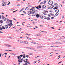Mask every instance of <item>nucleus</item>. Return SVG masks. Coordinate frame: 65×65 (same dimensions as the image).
<instances>
[{
  "instance_id": "f257e3e1",
  "label": "nucleus",
  "mask_w": 65,
  "mask_h": 65,
  "mask_svg": "<svg viewBox=\"0 0 65 65\" xmlns=\"http://www.w3.org/2000/svg\"><path fill=\"white\" fill-rule=\"evenodd\" d=\"M28 12L29 14H31L32 13V14H34L35 13L36 11L35 10V8L32 7L30 10V11Z\"/></svg>"
},
{
  "instance_id": "f03ea898",
  "label": "nucleus",
  "mask_w": 65,
  "mask_h": 65,
  "mask_svg": "<svg viewBox=\"0 0 65 65\" xmlns=\"http://www.w3.org/2000/svg\"><path fill=\"white\" fill-rule=\"evenodd\" d=\"M54 6L53 5H52L50 6V7L49 6H47V7H49V8H47L48 9H52V8H54Z\"/></svg>"
},
{
  "instance_id": "7ed1b4c3",
  "label": "nucleus",
  "mask_w": 65,
  "mask_h": 65,
  "mask_svg": "<svg viewBox=\"0 0 65 65\" xmlns=\"http://www.w3.org/2000/svg\"><path fill=\"white\" fill-rule=\"evenodd\" d=\"M20 42H19L20 43H23V42H24L25 43V44H28L29 43L28 42H26L25 41H21Z\"/></svg>"
},
{
  "instance_id": "20e7f679",
  "label": "nucleus",
  "mask_w": 65,
  "mask_h": 65,
  "mask_svg": "<svg viewBox=\"0 0 65 65\" xmlns=\"http://www.w3.org/2000/svg\"><path fill=\"white\" fill-rule=\"evenodd\" d=\"M48 4L52 5L53 4V1H49L48 2Z\"/></svg>"
},
{
  "instance_id": "39448f33",
  "label": "nucleus",
  "mask_w": 65,
  "mask_h": 65,
  "mask_svg": "<svg viewBox=\"0 0 65 65\" xmlns=\"http://www.w3.org/2000/svg\"><path fill=\"white\" fill-rule=\"evenodd\" d=\"M25 63L24 64V65H29L30 64V63H29V62H28V61H25Z\"/></svg>"
},
{
  "instance_id": "423d86ee",
  "label": "nucleus",
  "mask_w": 65,
  "mask_h": 65,
  "mask_svg": "<svg viewBox=\"0 0 65 65\" xmlns=\"http://www.w3.org/2000/svg\"><path fill=\"white\" fill-rule=\"evenodd\" d=\"M8 26L11 27L13 26V24H12V22H10L8 24Z\"/></svg>"
},
{
  "instance_id": "0eeeda50",
  "label": "nucleus",
  "mask_w": 65,
  "mask_h": 65,
  "mask_svg": "<svg viewBox=\"0 0 65 65\" xmlns=\"http://www.w3.org/2000/svg\"><path fill=\"white\" fill-rule=\"evenodd\" d=\"M18 61L19 62V63H22V61H24V60L23 59H19Z\"/></svg>"
},
{
  "instance_id": "6e6552de",
  "label": "nucleus",
  "mask_w": 65,
  "mask_h": 65,
  "mask_svg": "<svg viewBox=\"0 0 65 65\" xmlns=\"http://www.w3.org/2000/svg\"><path fill=\"white\" fill-rule=\"evenodd\" d=\"M55 6L56 7H59V5L57 3H56L55 4Z\"/></svg>"
},
{
  "instance_id": "1a4fd4ad",
  "label": "nucleus",
  "mask_w": 65,
  "mask_h": 65,
  "mask_svg": "<svg viewBox=\"0 0 65 65\" xmlns=\"http://www.w3.org/2000/svg\"><path fill=\"white\" fill-rule=\"evenodd\" d=\"M47 12H48L47 11L44 12H43V14H44V15H46V13H47Z\"/></svg>"
},
{
  "instance_id": "9d476101",
  "label": "nucleus",
  "mask_w": 65,
  "mask_h": 65,
  "mask_svg": "<svg viewBox=\"0 0 65 65\" xmlns=\"http://www.w3.org/2000/svg\"><path fill=\"white\" fill-rule=\"evenodd\" d=\"M3 19L4 21H6L7 20H8V19H7L4 17H3Z\"/></svg>"
},
{
  "instance_id": "9b49d317",
  "label": "nucleus",
  "mask_w": 65,
  "mask_h": 65,
  "mask_svg": "<svg viewBox=\"0 0 65 65\" xmlns=\"http://www.w3.org/2000/svg\"><path fill=\"white\" fill-rule=\"evenodd\" d=\"M5 3H2V6H5V5H6V4H5Z\"/></svg>"
},
{
  "instance_id": "f8f14e48",
  "label": "nucleus",
  "mask_w": 65,
  "mask_h": 65,
  "mask_svg": "<svg viewBox=\"0 0 65 65\" xmlns=\"http://www.w3.org/2000/svg\"><path fill=\"white\" fill-rule=\"evenodd\" d=\"M46 7V5H44L43 6H42V8L43 9H44Z\"/></svg>"
},
{
  "instance_id": "ddd939ff",
  "label": "nucleus",
  "mask_w": 65,
  "mask_h": 65,
  "mask_svg": "<svg viewBox=\"0 0 65 65\" xmlns=\"http://www.w3.org/2000/svg\"><path fill=\"white\" fill-rule=\"evenodd\" d=\"M26 48H28V49H30V50H33V48L32 47L31 48L29 47H26Z\"/></svg>"
},
{
  "instance_id": "4468645a",
  "label": "nucleus",
  "mask_w": 65,
  "mask_h": 65,
  "mask_svg": "<svg viewBox=\"0 0 65 65\" xmlns=\"http://www.w3.org/2000/svg\"><path fill=\"white\" fill-rule=\"evenodd\" d=\"M55 12L57 13H58L59 12V9H57V10H56L55 11Z\"/></svg>"
},
{
  "instance_id": "2eb2a0df",
  "label": "nucleus",
  "mask_w": 65,
  "mask_h": 65,
  "mask_svg": "<svg viewBox=\"0 0 65 65\" xmlns=\"http://www.w3.org/2000/svg\"><path fill=\"white\" fill-rule=\"evenodd\" d=\"M36 18H38L39 17V15L37 14L36 15Z\"/></svg>"
},
{
  "instance_id": "dca6fc26",
  "label": "nucleus",
  "mask_w": 65,
  "mask_h": 65,
  "mask_svg": "<svg viewBox=\"0 0 65 65\" xmlns=\"http://www.w3.org/2000/svg\"><path fill=\"white\" fill-rule=\"evenodd\" d=\"M46 2V0H45L44 1V2H43L42 3V4H45V3Z\"/></svg>"
},
{
  "instance_id": "f3484780",
  "label": "nucleus",
  "mask_w": 65,
  "mask_h": 65,
  "mask_svg": "<svg viewBox=\"0 0 65 65\" xmlns=\"http://www.w3.org/2000/svg\"><path fill=\"white\" fill-rule=\"evenodd\" d=\"M43 17V15H41L40 16V18L41 19H42Z\"/></svg>"
},
{
  "instance_id": "a211bd4d",
  "label": "nucleus",
  "mask_w": 65,
  "mask_h": 65,
  "mask_svg": "<svg viewBox=\"0 0 65 65\" xmlns=\"http://www.w3.org/2000/svg\"><path fill=\"white\" fill-rule=\"evenodd\" d=\"M7 46L8 47H11L12 46H11L9 45V44H7Z\"/></svg>"
},
{
  "instance_id": "6ab92c4d",
  "label": "nucleus",
  "mask_w": 65,
  "mask_h": 65,
  "mask_svg": "<svg viewBox=\"0 0 65 65\" xmlns=\"http://www.w3.org/2000/svg\"><path fill=\"white\" fill-rule=\"evenodd\" d=\"M5 28H6V29H7L8 28V26L7 25H6Z\"/></svg>"
},
{
  "instance_id": "aec40b11",
  "label": "nucleus",
  "mask_w": 65,
  "mask_h": 65,
  "mask_svg": "<svg viewBox=\"0 0 65 65\" xmlns=\"http://www.w3.org/2000/svg\"><path fill=\"white\" fill-rule=\"evenodd\" d=\"M24 8H23L21 9V10L20 11H19V12H21V11H22L23 10H24Z\"/></svg>"
},
{
  "instance_id": "412c9836",
  "label": "nucleus",
  "mask_w": 65,
  "mask_h": 65,
  "mask_svg": "<svg viewBox=\"0 0 65 65\" xmlns=\"http://www.w3.org/2000/svg\"><path fill=\"white\" fill-rule=\"evenodd\" d=\"M17 58H18V59H20L21 57L19 56H17Z\"/></svg>"
},
{
  "instance_id": "4be33fe9",
  "label": "nucleus",
  "mask_w": 65,
  "mask_h": 65,
  "mask_svg": "<svg viewBox=\"0 0 65 65\" xmlns=\"http://www.w3.org/2000/svg\"><path fill=\"white\" fill-rule=\"evenodd\" d=\"M44 19H45V20H46L47 19V18H46V16H45L44 17Z\"/></svg>"
},
{
  "instance_id": "5701e85b",
  "label": "nucleus",
  "mask_w": 65,
  "mask_h": 65,
  "mask_svg": "<svg viewBox=\"0 0 65 65\" xmlns=\"http://www.w3.org/2000/svg\"><path fill=\"white\" fill-rule=\"evenodd\" d=\"M33 43H34V44H38V43H36L35 42H32Z\"/></svg>"
},
{
  "instance_id": "b1692460",
  "label": "nucleus",
  "mask_w": 65,
  "mask_h": 65,
  "mask_svg": "<svg viewBox=\"0 0 65 65\" xmlns=\"http://www.w3.org/2000/svg\"><path fill=\"white\" fill-rule=\"evenodd\" d=\"M23 59H25V56H26V55L25 54H24L23 55Z\"/></svg>"
},
{
  "instance_id": "393cba45",
  "label": "nucleus",
  "mask_w": 65,
  "mask_h": 65,
  "mask_svg": "<svg viewBox=\"0 0 65 65\" xmlns=\"http://www.w3.org/2000/svg\"><path fill=\"white\" fill-rule=\"evenodd\" d=\"M59 14V13H56L55 14V15L56 16H58V15Z\"/></svg>"
},
{
  "instance_id": "a878e982",
  "label": "nucleus",
  "mask_w": 65,
  "mask_h": 65,
  "mask_svg": "<svg viewBox=\"0 0 65 65\" xmlns=\"http://www.w3.org/2000/svg\"><path fill=\"white\" fill-rule=\"evenodd\" d=\"M60 39L58 40H56V41L57 42V41H61L60 40Z\"/></svg>"
},
{
  "instance_id": "bb28decb",
  "label": "nucleus",
  "mask_w": 65,
  "mask_h": 65,
  "mask_svg": "<svg viewBox=\"0 0 65 65\" xmlns=\"http://www.w3.org/2000/svg\"><path fill=\"white\" fill-rule=\"evenodd\" d=\"M58 7H55V8H53V9H58Z\"/></svg>"
},
{
  "instance_id": "cd10ccee",
  "label": "nucleus",
  "mask_w": 65,
  "mask_h": 65,
  "mask_svg": "<svg viewBox=\"0 0 65 65\" xmlns=\"http://www.w3.org/2000/svg\"><path fill=\"white\" fill-rule=\"evenodd\" d=\"M10 54L11 55H16V54H14L13 53H10Z\"/></svg>"
},
{
  "instance_id": "c85d7f7f",
  "label": "nucleus",
  "mask_w": 65,
  "mask_h": 65,
  "mask_svg": "<svg viewBox=\"0 0 65 65\" xmlns=\"http://www.w3.org/2000/svg\"><path fill=\"white\" fill-rule=\"evenodd\" d=\"M47 20L48 21H49L50 20V18L49 17H47Z\"/></svg>"
},
{
  "instance_id": "c756f323",
  "label": "nucleus",
  "mask_w": 65,
  "mask_h": 65,
  "mask_svg": "<svg viewBox=\"0 0 65 65\" xmlns=\"http://www.w3.org/2000/svg\"><path fill=\"white\" fill-rule=\"evenodd\" d=\"M38 7L39 8H41V6L40 5H39L38 6Z\"/></svg>"
},
{
  "instance_id": "7c9ffc66",
  "label": "nucleus",
  "mask_w": 65,
  "mask_h": 65,
  "mask_svg": "<svg viewBox=\"0 0 65 65\" xmlns=\"http://www.w3.org/2000/svg\"><path fill=\"white\" fill-rule=\"evenodd\" d=\"M8 23H9V21L8 20H7V22H6V23L8 24Z\"/></svg>"
},
{
  "instance_id": "2f4dec72",
  "label": "nucleus",
  "mask_w": 65,
  "mask_h": 65,
  "mask_svg": "<svg viewBox=\"0 0 65 65\" xmlns=\"http://www.w3.org/2000/svg\"><path fill=\"white\" fill-rule=\"evenodd\" d=\"M2 29H5V27H4V26H2Z\"/></svg>"
},
{
  "instance_id": "473e14b6",
  "label": "nucleus",
  "mask_w": 65,
  "mask_h": 65,
  "mask_svg": "<svg viewBox=\"0 0 65 65\" xmlns=\"http://www.w3.org/2000/svg\"><path fill=\"white\" fill-rule=\"evenodd\" d=\"M52 16H53V17H55V18H56V16L54 15V14H53V15H52Z\"/></svg>"
},
{
  "instance_id": "72a5a7b5",
  "label": "nucleus",
  "mask_w": 65,
  "mask_h": 65,
  "mask_svg": "<svg viewBox=\"0 0 65 65\" xmlns=\"http://www.w3.org/2000/svg\"><path fill=\"white\" fill-rule=\"evenodd\" d=\"M3 23V21L1 20L0 21V23Z\"/></svg>"
},
{
  "instance_id": "f704fd0d",
  "label": "nucleus",
  "mask_w": 65,
  "mask_h": 65,
  "mask_svg": "<svg viewBox=\"0 0 65 65\" xmlns=\"http://www.w3.org/2000/svg\"><path fill=\"white\" fill-rule=\"evenodd\" d=\"M26 56L27 58H28V57H29V55H26Z\"/></svg>"
},
{
  "instance_id": "c9c22d12",
  "label": "nucleus",
  "mask_w": 65,
  "mask_h": 65,
  "mask_svg": "<svg viewBox=\"0 0 65 65\" xmlns=\"http://www.w3.org/2000/svg\"><path fill=\"white\" fill-rule=\"evenodd\" d=\"M24 37L25 38L26 37H19L20 38H24Z\"/></svg>"
},
{
  "instance_id": "e433bc0d",
  "label": "nucleus",
  "mask_w": 65,
  "mask_h": 65,
  "mask_svg": "<svg viewBox=\"0 0 65 65\" xmlns=\"http://www.w3.org/2000/svg\"><path fill=\"white\" fill-rule=\"evenodd\" d=\"M39 48H42V46H39Z\"/></svg>"
},
{
  "instance_id": "4c0bfd02",
  "label": "nucleus",
  "mask_w": 65,
  "mask_h": 65,
  "mask_svg": "<svg viewBox=\"0 0 65 65\" xmlns=\"http://www.w3.org/2000/svg\"><path fill=\"white\" fill-rule=\"evenodd\" d=\"M18 10H17L15 11H13V12H12L14 13V12H16V11H17Z\"/></svg>"
},
{
  "instance_id": "58836bf2",
  "label": "nucleus",
  "mask_w": 65,
  "mask_h": 65,
  "mask_svg": "<svg viewBox=\"0 0 65 65\" xmlns=\"http://www.w3.org/2000/svg\"><path fill=\"white\" fill-rule=\"evenodd\" d=\"M48 17H51V15H50V14L49 15V14H48Z\"/></svg>"
},
{
  "instance_id": "ea45409f",
  "label": "nucleus",
  "mask_w": 65,
  "mask_h": 65,
  "mask_svg": "<svg viewBox=\"0 0 65 65\" xmlns=\"http://www.w3.org/2000/svg\"><path fill=\"white\" fill-rule=\"evenodd\" d=\"M35 7L36 8H37V9H38L39 8H38V7Z\"/></svg>"
},
{
  "instance_id": "a19ab883",
  "label": "nucleus",
  "mask_w": 65,
  "mask_h": 65,
  "mask_svg": "<svg viewBox=\"0 0 65 65\" xmlns=\"http://www.w3.org/2000/svg\"><path fill=\"white\" fill-rule=\"evenodd\" d=\"M9 22H12V20H10L9 21Z\"/></svg>"
},
{
  "instance_id": "79ce46f5",
  "label": "nucleus",
  "mask_w": 65,
  "mask_h": 65,
  "mask_svg": "<svg viewBox=\"0 0 65 65\" xmlns=\"http://www.w3.org/2000/svg\"><path fill=\"white\" fill-rule=\"evenodd\" d=\"M50 15H53V14H52V13H50Z\"/></svg>"
},
{
  "instance_id": "37998d69",
  "label": "nucleus",
  "mask_w": 65,
  "mask_h": 65,
  "mask_svg": "<svg viewBox=\"0 0 65 65\" xmlns=\"http://www.w3.org/2000/svg\"><path fill=\"white\" fill-rule=\"evenodd\" d=\"M51 28H52L53 29H55L53 27H51Z\"/></svg>"
},
{
  "instance_id": "c03bdc74",
  "label": "nucleus",
  "mask_w": 65,
  "mask_h": 65,
  "mask_svg": "<svg viewBox=\"0 0 65 65\" xmlns=\"http://www.w3.org/2000/svg\"><path fill=\"white\" fill-rule=\"evenodd\" d=\"M2 30V28H1V27H0V31H1V30Z\"/></svg>"
},
{
  "instance_id": "a18cd8bd",
  "label": "nucleus",
  "mask_w": 65,
  "mask_h": 65,
  "mask_svg": "<svg viewBox=\"0 0 65 65\" xmlns=\"http://www.w3.org/2000/svg\"><path fill=\"white\" fill-rule=\"evenodd\" d=\"M36 35L37 36H40V35Z\"/></svg>"
},
{
  "instance_id": "49530a36",
  "label": "nucleus",
  "mask_w": 65,
  "mask_h": 65,
  "mask_svg": "<svg viewBox=\"0 0 65 65\" xmlns=\"http://www.w3.org/2000/svg\"><path fill=\"white\" fill-rule=\"evenodd\" d=\"M8 53H4V54H5V55H7V54Z\"/></svg>"
},
{
  "instance_id": "de8ad7c7",
  "label": "nucleus",
  "mask_w": 65,
  "mask_h": 65,
  "mask_svg": "<svg viewBox=\"0 0 65 65\" xmlns=\"http://www.w3.org/2000/svg\"><path fill=\"white\" fill-rule=\"evenodd\" d=\"M1 55H2V53H1L0 54V57H1Z\"/></svg>"
},
{
  "instance_id": "09e8293b",
  "label": "nucleus",
  "mask_w": 65,
  "mask_h": 65,
  "mask_svg": "<svg viewBox=\"0 0 65 65\" xmlns=\"http://www.w3.org/2000/svg\"><path fill=\"white\" fill-rule=\"evenodd\" d=\"M27 35H28V36H30V34H27Z\"/></svg>"
},
{
  "instance_id": "8fccbe9b",
  "label": "nucleus",
  "mask_w": 65,
  "mask_h": 65,
  "mask_svg": "<svg viewBox=\"0 0 65 65\" xmlns=\"http://www.w3.org/2000/svg\"><path fill=\"white\" fill-rule=\"evenodd\" d=\"M27 38L28 39H30V38H29V37H27Z\"/></svg>"
},
{
  "instance_id": "3c124183",
  "label": "nucleus",
  "mask_w": 65,
  "mask_h": 65,
  "mask_svg": "<svg viewBox=\"0 0 65 65\" xmlns=\"http://www.w3.org/2000/svg\"><path fill=\"white\" fill-rule=\"evenodd\" d=\"M36 63V61H34V64H35V63Z\"/></svg>"
},
{
  "instance_id": "603ef678",
  "label": "nucleus",
  "mask_w": 65,
  "mask_h": 65,
  "mask_svg": "<svg viewBox=\"0 0 65 65\" xmlns=\"http://www.w3.org/2000/svg\"><path fill=\"white\" fill-rule=\"evenodd\" d=\"M4 45H5V46H7V44H5Z\"/></svg>"
},
{
  "instance_id": "864d4df0",
  "label": "nucleus",
  "mask_w": 65,
  "mask_h": 65,
  "mask_svg": "<svg viewBox=\"0 0 65 65\" xmlns=\"http://www.w3.org/2000/svg\"><path fill=\"white\" fill-rule=\"evenodd\" d=\"M23 12H24V13H26V12H25V11H23Z\"/></svg>"
},
{
  "instance_id": "5fc2aeb1",
  "label": "nucleus",
  "mask_w": 65,
  "mask_h": 65,
  "mask_svg": "<svg viewBox=\"0 0 65 65\" xmlns=\"http://www.w3.org/2000/svg\"><path fill=\"white\" fill-rule=\"evenodd\" d=\"M51 19H54V18L53 17H52L51 18Z\"/></svg>"
},
{
  "instance_id": "6e6d98bb",
  "label": "nucleus",
  "mask_w": 65,
  "mask_h": 65,
  "mask_svg": "<svg viewBox=\"0 0 65 65\" xmlns=\"http://www.w3.org/2000/svg\"><path fill=\"white\" fill-rule=\"evenodd\" d=\"M25 60H26V61H28V59H26Z\"/></svg>"
},
{
  "instance_id": "4d7b16f0",
  "label": "nucleus",
  "mask_w": 65,
  "mask_h": 65,
  "mask_svg": "<svg viewBox=\"0 0 65 65\" xmlns=\"http://www.w3.org/2000/svg\"><path fill=\"white\" fill-rule=\"evenodd\" d=\"M18 41V42H20V41H20V40H18V41Z\"/></svg>"
},
{
  "instance_id": "13d9d810",
  "label": "nucleus",
  "mask_w": 65,
  "mask_h": 65,
  "mask_svg": "<svg viewBox=\"0 0 65 65\" xmlns=\"http://www.w3.org/2000/svg\"><path fill=\"white\" fill-rule=\"evenodd\" d=\"M36 48H39V46H37V47H36Z\"/></svg>"
},
{
  "instance_id": "bf43d9fd",
  "label": "nucleus",
  "mask_w": 65,
  "mask_h": 65,
  "mask_svg": "<svg viewBox=\"0 0 65 65\" xmlns=\"http://www.w3.org/2000/svg\"><path fill=\"white\" fill-rule=\"evenodd\" d=\"M25 35H27V33H24V34Z\"/></svg>"
},
{
  "instance_id": "052dcab7",
  "label": "nucleus",
  "mask_w": 65,
  "mask_h": 65,
  "mask_svg": "<svg viewBox=\"0 0 65 65\" xmlns=\"http://www.w3.org/2000/svg\"><path fill=\"white\" fill-rule=\"evenodd\" d=\"M50 47H54V46H50Z\"/></svg>"
},
{
  "instance_id": "680f3d73",
  "label": "nucleus",
  "mask_w": 65,
  "mask_h": 65,
  "mask_svg": "<svg viewBox=\"0 0 65 65\" xmlns=\"http://www.w3.org/2000/svg\"><path fill=\"white\" fill-rule=\"evenodd\" d=\"M20 56H21V57H23V55H20Z\"/></svg>"
},
{
  "instance_id": "e2e57ef3",
  "label": "nucleus",
  "mask_w": 65,
  "mask_h": 65,
  "mask_svg": "<svg viewBox=\"0 0 65 65\" xmlns=\"http://www.w3.org/2000/svg\"><path fill=\"white\" fill-rule=\"evenodd\" d=\"M1 19V16L0 15V19Z\"/></svg>"
},
{
  "instance_id": "0e129e2a",
  "label": "nucleus",
  "mask_w": 65,
  "mask_h": 65,
  "mask_svg": "<svg viewBox=\"0 0 65 65\" xmlns=\"http://www.w3.org/2000/svg\"><path fill=\"white\" fill-rule=\"evenodd\" d=\"M35 28H38V27L37 26H36Z\"/></svg>"
},
{
  "instance_id": "69168bd1",
  "label": "nucleus",
  "mask_w": 65,
  "mask_h": 65,
  "mask_svg": "<svg viewBox=\"0 0 65 65\" xmlns=\"http://www.w3.org/2000/svg\"><path fill=\"white\" fill-rule=\"evenodd\" d=\"M35 15H32V16H33H33H35Z\"/></svg>"
},
{
  "instance_id": "338daca9",
  "label": "nucleus",
  "mask_w": 65,
  "mask_h": 65,
  "mask_svg": "<svg viewBox=\"0 0 65 65\" xmlns=\"http://www.w3.org/2000/svg\"><path fill=\"white\" fill-rule=\"evenodd\" d=\"M62 19H64V16L63 15H62Z\"/></svg>"
},
{
  "instance_id": "774afa93",
  "label": "nucleus",
  "mask_w": 65,
  "mask_h": 65,
  "mask_svg": "<svg viewBox=\"0 0 65 65\" xmlns=\"http://www.w3.org/2000/svg\"><path fill=\"white\" fill-rule=\"evenodd\" d=\"M1 64L2 65H4V64H3L2 63V62H1Z\"/></svg>"
}]
</instances>
